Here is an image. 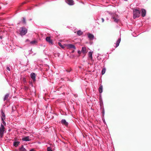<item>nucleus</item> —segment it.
<instances>
[{
  "mask_svg": "<svg viewBox=\"0 0 151 151\" xmlns=\"http://www.w3.org/2000/svg\"><path fill=\"white\" fill-rule=\"evenodd\" d=\"M133 12L134 19L139 17L140 12L139 10L137 9H134L133 10Z\"/></svg>",
  "mask_w": 151,
  "mask_h": 151,
  "instance_id": "1",
  "label": "nucleus"
},
{
  "mask_svg": "<svg viewBox=\"0 0 151 151\" xmlns=\"http://www.w3.org/2000/svg\"><path fill=\"white\" fill-rule=\"evenodd\" d=\"M5 130V128L2 124H1L0 127V137L2 138L4 136V132Z\"/></svg>",
  "mask_w": 151,
  "mask_h": 151,
  "instance_id": "2",
  "label": "nucleus"
},
{
  "mask_svg": "<svg viewBox=\"0 0 151 151\" xmlns=\"http://www.w3.org/2000/svg\"><path fill=\"white\" fill-rule=\"evenodd\" d=\"M20 34L22 35H24L27 33V29L24 27H21L20 28Z\"/></svg>",
  "mask_w": 151,
  "mask_h": 151,
  "instance_id": "3",
  "label": "nucleus"
},
{
  "mask_svg": "<svg viewBox=\"0 0 151 151\" xmlns=\"http://www.w3.org/2000/svg\"><path fill=\"white\" fill-rule=\"evenodd\" d=\"M112 16V19L114 20V21L117 23L119 19L118 16L115 14H113Z\"/></svg>",
  "mask_w": 151,
  "mask_h": 151,
  "instance_id": "4",
  "label": "nucleus"
},
{
  "mask_svg": "<svg viewBox=\"0 0 151 151\" xmlns=\"http://www.w3.org/2000/svg\"><path fill=\"white\" fill-rule=\"evenodd\" d=\"M65 2L68 4L72 5L74 4V1L73 0H65Z\"/></svg>",
  "mask_w": 151,
  "mask_h": 151,
  "instance_id": "5",
  "label": "nucleus"
},
{
  "mask_svg": "<svg viewBox=\"0 0 151 151\" xmlns=\"http://www.w3.org/2000/svg\"><path fill=\"white\" fill-rule=\"evenodd\" d=\"M30 77L33 80L34 82L35 81V74L33 73H31L30 74Z\"/></svg>",
  "mask_w": 151,
  "mask_h": 151,
  "instance_id": "6",
  "label": "nucleus"
},
{
  "mask_svg": "<svg viewBox=\"0 0 151 151\" xmlns=\"http://www.w3.org/2000/svg\"><path fill=\"white\" fill-rule=\"evenodd\" d=\"M88 37L90 40H93L94 38V35L91 33H88Z\"/></svg>",
  "mask_w": 151,
  "mask_h": 151,
  "instance_id": "7",
  "label": "nucleus"
},
{
  "mask_svg": "<svg viewBox=\"0 0 151 151\" xmlns=\"http://www.w3.org/2000/svg\"><path fill=\"white\" fill-rule=\"evenodd\" d=\"M141 11V15L142 17H144L146 15V11L145 9H142Z\"/></svg>",
  "mask_w": 151,
  "mask_h": 151,
  "instance_id": "8",
  "label": "nucleus"
},
{
  "mask_svg": "<svg viewBox=\"0 0 151 151\" xmlns=\"http://www.w3.org/2000/svg\"><path fill=\"white\" fill-rule=\"evenodd\" d=\"M46 41L48 42L49 43L52 44V40L50 39V37H47L46 38Z\"/></svg>",
  "mask_w": 151,
  "mask_h": 151,
  "instance_id": "9",
  "label": "nucleus"
},
{
  "mask_svg": "<svg viewBox=\"0 0 151 151\" xmlns=\"http://www.w3.org/2000/svg\"><path fill=\"white\" fill-rule=\"evenodd\" d=\"M67 46L70 48H73L74 49H76V47L74 45L72 44H68L67 45Z\"/></svg>",
  "mask_w": 151,
  "mask_h": 151,
  "instance_id": "10",
  "label": "nucleus"
},
{
  "mask_svg": "<svg viewBox=\"0 0 151 151\" xmlns=\"http://www.w3.org/2000/svg\"><path fill=\"white\" fill-rule=\"evenodd\" d=\"M30 140V139H29V136H27L22 138V140L23 141H29Z\"/></svg>",
  "mask_w": 151,
  "mask_h": 151,
  "instance_id": "11",
  "label": "nucleus"
},
{
  "mask_svg": "<svg viewBox=\"0 0 151 151\" xmlns=\"http://www.w3.org/2000/svg\"><path fill=\"white\" fill-rule=\"evenodd\" d=\"M61 122L62 124H64L66 126L68 125V123L66 122L65 119H63L62 120Z\"/></svg>",
  "mask_w": 151,
  "mask_h": 151,
  "instance_id": "12",
  "label": "nucleus"
},
{
  "mask_svg": "<svg viewBox=\"0 0 151 151\" xmlns=\"http://www.w3.org/2000/svg\"><path fill=\"white\" fill-rule=\"evenodd\" d=\"M99 93H101L103 91V86L101 84L99 89Z\"/></svg>",
  "mask_w": 151,
  "mask_h": 151,
  "instance_id": "13",
  "label": "nucleus"
},
{
  "mask_svg": "<svg viewBox=\"0 0 151 151\" xmlns=\"http://www.w3.org/2000/svg\"><path fill=\"white\" fill-rule=\"evenodd\" d=\"M81 51L83 54H85L86 52V48L85 47H83Z\"/></svg>",
  "mask_w": 151,
  "mask_h": 151,
  "instance_id": "14",
  "label": "nucleus"
},
{
  "mask_svg": "<svg viewBox=\"0 0 151 151\" xmlns=\"http://www.w3.org/2000/svg\"><path fill=\"white\" fill-rule=\"evenodd\" d=\"M121 41V38H119L118 39V40H117L116 42V47H118L119 45V44L120 42Z\"/></svg>",
  "mask_w": 151,
  "mask_h": 151,
  "instance_id": "15",
  "label": "nucleus"
},
{
  "mask_svg": "<svg viewBox=\"0 0 151 151\" xmlns=\"http://www.w3.org/2000/svg\"><path fill=\"white\" fill-rule=\"evenodd\" d=\"M88 55L89 57L92 60V52L91 51L89 52L88 53Z\"/></svg>",
  "mask_w": 151,
  "mask_h": 151,
  "instance_id": "16",
  "label": "nucleus"
},
{
  "mask_svg": "<svg viewBox=\"0 0 151 151\" xmlns=\"http://www.w3.org/2000/svg\"><path fill=\"white\" fill-rule=\"evenodd\" d=\"M1 118H4V119H5V116L4 113L3 112V111L1 110Z\"/></svg>",
  "mask_w": 151,
  "mask_h": 151,
  "instance_id": "17",
  "label": "nucleus"
},
{
  "mask_svg": "<svg viewBox=\"0 0 151 151\" xmlns=\"http://www.w3.org/2000/svg\"><path fill=\"white\" fill-rule=\"evenodd\" d=\"M9 94H7L5 96L4 99V101L6 100L9 97Z\"/></svg>",
  "mask_w": 151,
  "mask_h": 151,
  "instance_id": "18",
  "label": "nucleus"
},
{
  "mask_svg": "<svg viewBox=\"0 0 151 151\" xmlns=\"http://www.w3.org/2000/svg\"><path fill=\"white\" fill-rule=\"evenodd\" d=\"M37 43V41L33 40L30 42V44L31 45H34Z\"/></svg>",
  "mask_w": 151,
  "mask_h": 151,
  "instance_id": "19",
  "label": "nucleus"
},
{
  "mask_svg": "<svg viewBox=\"0 0 151 151\" xmlns=\"http://www.w3.org/2000/svg\"><path fill=\"white\" fill-rule=\"evenodd\" d=\"M77 34L78 35L80 36L82 34L83 32H82L81 31L79 30L77 31Z\"/></svg>",
  "mask_w": 151,
  "mask_h": 151,
  "instance_id": "20",
  "label": "nucleus"
},
{
  "mask_svg": "<svg viewBox=\"0 0 151 151\" xmlns=\"http://www.w3.org/2000/svg\"><path fill=\"white\" fill-rule=\"evenodd\" d=\"M22 22L23 24H26V19L24 17H23L22 18Z\"/></svg>",
  "mask_w": 151,
  "mask_h": 151,
  "instance_id": "21",
  "label": "nucleus"
},
{
  "mask_svg": "<svg viewBox=\"0 0 151 151\" xmlns=\"http://www.w3.org/2000/svg\"><path fill=\"white\" fill-rule=\"evenodd\" d=\"M19 143V142H14L13 145L15 147H17Z\"/></svg>",
  "mask_w": 151,
  "mask_h": 151,
  "instance_id": "22",
  "label": "nucleus"
},
{
  "mask_svg": "<svg viewBox=\"0 0 151 151\" xmlns=\"http://www.w3.org/2000/svg\"><path fill=\"white\" fill-rule=\"evenodd\" d=\"M106 70V69L105 68H104L103 69L101 72L102 75H103L105 73Z\"/></svg>",
  "mask_w": 151,
  "mask_h": 151,
  "instance_id": "23",
  "label": "nucleus"
},
{
  "mask_svg": "<svg viewBox=\"0 0 151 151\" xmlns=\"http://www.w3.org/2000/svg\"><path fill=\"white\" fill-rule=\"evenodd\" d=\"M58 45H59L60 47H61L62 48H64L65 47L64 46L62 45H61V43H60V42H58Z\"/></svg>",
  "mask_w": 151,
  "mask_h": 151,
  "instance_id": "24",
  "label": "nucleus"
},
{
  "mask_svg": "<svg viewBox=\"0 0 151 151\" xmlns=\"http://www.w3.org/2000/svg\"><path fill=\"white\" fill-rule=\"evenodd\" d=\"M4 118H1V120H2V123H3V124L4 125H5L6 124V123L5 122H4Z\"/></svg>",
  "mask_w": 151,
  "mask_h": 151,
  "instance_id": "25",
  "label": "nucleus"
},
{
  "mask_svg": "<svg viewBox=\"0 0 151 151\" xmlns=\"http://www.w3.org/2000/svg\"><path fill=\"white\" fill-rule=\"evenodd\" d=\"M47 151H53L50 147H48Z\"/></svg>",
  "mask_w": 151,
  "mask_h": 151,
  "instance_id": "26",
  "label": "nucleus"
},
{
  "mask_svg": "<svg viewBox=\"0 0 151 151\" xmlns=\"http://www.w3.org/2000/svg\"><path fill=\"white\" fill-rule=\"evenodd\" d=\"M102 115L103 116H104L105 113L104 110V108H103V109L102 110Z\"/></svg>",
  "mask_w": 151,
  "mask_h": 151,
  "instance_id": "27",
  "label": "nucleus"
},
{
  "mask_svg": "<svg viewBox=\"0 0 151 151\" xmlns=\"http://www.w3.org/2000/svg\"><path fill=\"white\" fill-rule=\"evenodd\" d=\"M81 52H82L80 50H78V54L79 55L81 54Z\"/></svg>",
  "mask_w": 151,
  "mask_h": 151,
  "instance_id": "28",
  "label": "nucleus"
},
{
  "mask_svg": "<svg viewBox=\"0 0 151 151\" xmlns=\"http://www.w3.org/2000/svg\"><path fill=\"white\" fill-rule=\"evenodd\" d=\"M6 69L8 70H9V71H10V69L9 67H7Z\"/></svg>",
  "mask_w": 151,
  "mask_h": 151,
  "instance_id": "29",
  "label": "nucleus"
},
{
  "mask_svg": "<svg viewBox=\"0 0 151 151\" xmlns=\"http://www.w3.org/2000/svg\"><path fill=\"white\" fill-rule=\"evenodd\" d=\"M101 19H102V22H104V19L103 18H101Z\"/></svg>",
  "mask_w": 151,
  "mask_h": 151,
  "instance_id": "30",
  "label": "nucleus"
},
{
  "mask_svg": "<svg viewBox=\"0 0 151 151\" xmlns=\"http://www.w3.org/2000/svg\"><path fill=\"white\" fill-rule=\"evenodd\" d=\"M30 151H35L34 149H32V150H30Z\"/></svg>",
  "mask_w": 151,
  "mask_h": 151,
  "instance_id": "31",
  "label": "nucleus"
},
{
  "mask_svg": "<svg viewBox=\"0 0 151 151\" xmlns=\"http://www.w3.org/2000/svg\"><path fill=\"white\" fill-rule=\"evenodd\" d=\"M100 98H99V99L100 100L101 99V95H100Z\"/></svg>",
  "mask_w": 151,
  "mask_h": 151,
  "instance_id": "32",
  "label": "nucleus"
},
{
  "mask_svg": "<svg viewBox=\"0 0 151 151\" xmlns=\"http://www.w3.org/2000/svg\"><path fill=\"white\" fill-rule=\"evenodd\" d=\"M107 20H108V18H107Z\"/></svg>",
  "mask_w": 151,
  "mask_h": 151,
  "instance_id": "33",
  "label": "nucleus"
},
{
  "mask_svg": "<svg viewBox=\"0 0 151 151\" xmlns=\"http://www.w3.org/2000/svg\"><path fill=\"white\" fill-rule=\"evenodd\" d=\"M74 51H73L72 52H74Z\"/></svg>",
  "mask_w": 151,
  "mask_h": 151,
  "instance_id": "34",
  "label": "nucleus"
}]
</instances>
